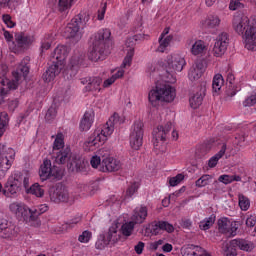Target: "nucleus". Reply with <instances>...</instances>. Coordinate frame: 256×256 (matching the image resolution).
<instances>
[{
    "label": "nucleus",
    "instance_id": "e2e57ef3",
    "mask_svg": "<svg viewBox=\"0 0 256 256\" xmlns=\"http://www.w3.org/2000/svg\"><path fill=\"white\" fill-rule=\"evenodd\" d=\"M105 13H107V3H104L102 9L98 10L97 19L98 21H103L105 19Z\"/></svg>",
    "mask_w": 256,
    "mask_h": 256
},
{
    "label": "nucleus",
    "instance_id": "8fccbe9b",
    "mask_svg": "<svg viewBox=\"0 0 256 256\" xmlns=\"http://www.w3.org/2000/svg\"><path fill=\"white\" fill-rule=\"evenodd\" d=\"M213 181V176L209 174L202 175L197 181H196V187H207L209 183Z\"/></svg>",
    "mask_w": 256,
    "mask_h": 256
},
{
    "label": "nucleus",
    "instance_id": "6e6552de",
    "mask_svg": "<svg viewBox=\"0 0 256 256\" xmlns=\"http://www.w3.org/2000/svg\"><path fill=\"white\" fill-rule=\"evenodd\" d=\"M54 155H56L55 163H58V165H65L67 163L69 171H83V161L71 157V148L66 147L58 152H54Z\"/></svg>",
    "mask_w": 256,
    "mask_h": 256
},
{
    "label": "nucleus",
    "instance_id": "2f4dec72",
    "mask_svg": "<svg viewBox=\"0 0 256 256\" xmlns=\"http://www.w3.org/2000/svg\"><path fill=\"white\" fill-rule=\"evenodd\" d=\"M31 215H34V218H32V223H36V227H39L41 223H39V215H43V213H46V211L49 210V206L47 204H42L38 208H30Z\"/></svg>",
    "mask_w": 256,
    "mask_h": 256
},
{
    "label": "nucleus",
    "instance_id": "f8f14e48",
    "mask_svg": "<svg viewBox=\"0 0 256 256\" xmlns=\"http://www.w3.org/2000/svg\"><path fill=\"white\" fill-rule=\"evenodd\" d=\"M144 124L141 120H136L131 127L130 132V146L135 151H139L143 146V135L145 131L143 130Z\"/></svg>",
    "mask_w": 256,
    "mask_h": 256
},
{
    "label": "nucleus",
    "instance_id": "9d476101",
    "mask_svg": "<svg viewBox=\"0 0 256 256\" xmlns=\"http://www.w3.org/2000/svg\"><path fill=\"white\" fill-rule=\"evenodd\" d=\"M5 187H8L11 195H15L21 187L29 189V176L19 171H15L8 177Z\"/></svg>",
    "mask_w": 256,
    "mask_h": 256
},
{
    "label": "nucleus",
    "instance_id": "aec40b11",
    "mask_svg": "<svg viewBox=\"0 0 256 256\" xmlns=\"http://www.w3.org/2000/svg\"><path fill=\"white\" fill-rule=\"evenodd\" d=\"M168 69L174 71V73H181L183 67L187 65L185 58L181 57L179 54L168 55L166 58Z\"/></svg>",
    "mask_w": 256,
    "mask_h": 256
},
{
    "label": "nucleus",
    "instance_id": "39448f33",
    "mask_svg": "<svg viewBox=\"0 0 256 256\" xmlns=\"http://www.w3.org/2000/svg\"><path fill=\"white\" fill-rule=\"evenodd\" d=\"M70 51L71 48L65 45H58L55 48L52 53V65L48 67L46 73L42 76L45 83H51L59 73L65 71V59H67V55H69Z\"/></svg>",
    "mask_w": 256,
    "mask_h": 256
},
{
    "label": "nucleus",
    "instance_id": "20e7f679",
    "mask_svg": "<svg viewBox=\"0 0 256 256\" xmlns=\"http://www.w3.org/2000/svg\"><path fill=\"white\" fill-rule=\"evenodd\" d=\"M30 62L31 58L29 56L24 57L18 65L17 70L13 72L15 80H9L7 78L1 80L0 103H5V97L9 95V91H15V89H17V85L19 83V80L21 79V75L24 77V79L25 77H27V75H29V71L31 69V66L29 65Z\"/></svg>",
    "mask_w": 256,
    "mask_h": 256
},
{
    "label": "nucleus",
    "instance_id": "72a5a7b5",
    "mask_svg": "<svg viewBox=\"0 0 256 256\" xmlns=\"http://www.w3.org/2000/svg\"><path fill=\"white\" fill-rule=\"evenodd\" d=\"M203 97H205V93L201 90L193 94L189 99L190 107L192 109H198V107H201L203 104Z\"/></svg>",
    "mask_w": 256,
    "mask_h": 256
},
{
    "label": "nucleus",
    "instance_id": "5fc2aeb1",
    "mask_svg": "<svg viewBox=\"0 0 256 256\" xmlns=\"http://www.w3.org/2000/svg\"><path fill=\"white\" fill-rule=\"evenodd\" d=\"M243 0H231L229 4L230 11H237V9H243L245 5L241 3Z\"/></svg>",
    "mask_w": 256,
    "mask_h": 256
},
{
    "label": "nucleus",
    "instance_id": "052dcab7",
    "mask_svg": "<svg viewBox=\"0 0 256 256\" xmlns=\"http://www.w3.org/2000/svg\"><path fill=\"white\" fill-rule=\"evenodd\" d=\"M193 222L189 218L180 219V226L182 229H191Z\"/></svg>",
    "mask_w": 256,
    "mask_h": 256
},
{
    "label": "nucleus",
    "instance_id": "e433bc0d",
    "mask_svg": "<svg viewBox=\"0 0 256 256\" xmlns=\"http://www.w3.org/2000/svg\"><path fill=\"white\" fill-rule=\"evenodd\" d=\"M26 193L34 195L35 197H43V195H45V190L39 183H34L30 188L28 186Z\"/></svg>",
    "mask_w": 256,
    "mask_h": 256
},
{
    "label": "nucleus",
    "instance_id": "3c124183",
    "mask_svg": "<svg viewBox=\"0 0 256 256\" xmlns=\"http://www.w3.org/2000/svg\"><path fill=\"white\" fill-rule=\"evenodd\" d=\"M81 221V216H76L72 218L71 220H68L65 224L62 225L63 229H73L77 223Z\"/></svg>",
    "mask_w": 256,
    "mask_h": 256
},
{
    "label": "nucleus",
    "instance_id": "58836bf2",
    "mask_svg": "<svg viewBox=\"0 0 256 256\" xmlns=\"http://www.w3.org/2000/svg\"><path fill=\"white\" fill-rule=\"evenodd\" d=\"M7 127H9V114L7 112H0V137L5 135Z\"/></svg>",
    "mask_w": 256,
    "mask_h": 256
},
{
    "label": "nucleus",
    "instance_id": "de8ad7c7",
    "mask_svg": "<svg viewBox=\"0 0 256 256\" xmlns=\"http://www.w3.org/2000/svg\"><path fill=\"white\" fill-rule=\"evenodd\" d=\"M73 3H75V0H58V11L61 13L69 11L73 7Z\"/></svg>",
    "mask_w": 256,
    "mask_h": 256
},
{
    "label": "nucleus",
    "instance_id": "473e14b6",
    "mask_svg": "<svg viewBox=\"0 0 256 256\" xmlns=\"http://www.w3.org/2000/svg\"><path fill=\"white\" fill-rule=\"evenodd\" d=\"M192 55L197 57V55H203L207 51V44L203 40H197L190 49Z\"/></svg>",
    "mask_w": 256,
    "mask_h": 256
},
{
    "label": "nucleus",
    "instance_id": "f3484780",
    "mask_svg": "<svg viewBox=\"0 0 256 256\" xmlns=\"http://www.w3.org/2000/svg\"><path fill=\"white\" fill-rule=\"evenodd\" d=\"M227 47H229V34L222 32L217 36L214 43L212 50L214 57H222V55H225Z\"/></svg>",
    "mask_w": 256,
    "mask_h": 256
},
{
    "label": "nucleus",
    "instance_id": "0e129e2a",
    "mask_svg": "<svg viewBox=\"0 0 256 256\" xmlns=\"http://www.w3.org/2000/svg\"><path fill=\"white\" fill-rule=\"evenodd\" d=\"M256 225V214L248 215L246 219V226L247 227H255Z\"/></svg>",
    "mask_w": 256,
    "mask_h": 256
},
{
    "label": "nucleus",
    "instance_id": "79ce46f5",
    "mask_svg": "<svg viewBox=\"0 0 256 256\" xmlns=\"http://www.w3.org/2000/svg\"><path fill=\"white\" fill-rule=\"evenodd\" d=\"M135 225H137L133 220L124 223L121 226V233L124 235V237H131L133 235V231L135 229Z\"/></svg>",
    "mask_w": 256,
    "mask_h": 256
},
{
    "label": "nucleus",
    "instance_id": "338daca9",
    "mask_svg": "<svg viewBox=\"0 0 256 256\" xmlns=\"http://www.w3.org/2000/svg\"><path fill=\"white\" fill-rule=\"evenodd\" d=\"M143 249H145V243L144 242H138V244L134 247L135 252L137 255H141L143 253Z\"/></svg>",
    "mask_w": 256,
    "mask_h": 256
},
{
    "label": "nucleus",
    "instance_id": "680f3d73",
    "mask_svg": "<svg viewBox=\"0 0 256 256\" xmlns=\"http://www.w3.org/2000/svg\"><path fill=\"white\" fill-rule=\"evenodd\" d=\"M103 162H101V157L99 156H92L91 160H90V165L91 167H93V169H97V167H99V165H102Z\"/></svg>",
    "mask_w": 256,
    "mask_h": 256
},
{
    "label": "nucleus",
    "instance_id": "69168bd1",
    "mask_svg": "<svg viewBox=\"0 0 256 256\" xmlns=\"http://www.w3.org/2000/svg\"><path fill=\"white\" fill-rule=\"evenodd\" d=\"M0 9H12L11 0H0Z\"/></svg>",
    "mask_w": 256,
    "mask_h": 256
},
{
    "label": "nucleus",
    "instance_id": "b1692460",
    "mask_svg": "<svg viewBox=\"0 0 256 256\" xmlns=\"http://www.w3.org/2000/svg\"><path fill=\"white\" fill-rule=\"evenodd\" d=\"M15 49L14 53H19V51H24V49H27L31 43H33V39L31 36L25 35V33L21 32L15 35Z\"/></svg>",
    "mask_w": 256,
    "mask_h": 256
},
{
    "label": "nucleus",
    "instance_id": "4c0bfd02",
    "mask_svg": "<svg viewBox=\"0 0 256 256\" xmlns=\"http://www.w3.org/2000/svg\"><path fill=\"white\" fill-rule=\"evenodd\" d=\"M65 136L63 135V133H58L56 135V138L54 140V143H53V151L54 153H57L65 148Z\"/></svg>",
    "mask_w": 256,
    "mask_h": 256
},
{
    "label": "nucleus",
    "instance_id": "864d4df0",
    "mask_svg": "<svg viewBox=\"0 0 256 256\" xmlns=\"http://www.w3.org/2000/svg\"><path fill=\"white\" fill-rule=\"evenodd\" d=\"M55 117H57V109H55V107L52 106L47 110L45 119L48 123H51V121H53Z\"/></svg>",
    "mask_w": 256,
    "mask_h": 256
},
{
    "label": "nucleus",
    "instance_id": "bb28decb",
    "mask_svg": "<svg viewBox=\"0 0 256 256\" xmlns=\"http://www.w3.org/2000/svg\"><path fill=\"white\" fill-rule=\"evenodd\" d=\"M229 143H231V138H228L226 140V143L222 145L220 151L209 159L208 166L210 168L217 167V163H219V159H222L227 149H231V151H233V147H229Z\"/></svg>",
    "mask_w": 256,
    "mask_h": 256
},
{
    "label": "nucleus",
    "instance_id": "6e6d98bb",
    "mask_svg": "<svg viewBox=\"0 0 256 256\" xmlns=\"http://www.w3.org/2000/svg\"><path fill=\"white\" fill-rule=\"evenodd\" d=\"M183 179H185V176L183 174H178L175 177L170 178L169 184L171 187H177V185H179Z\"/></svg>",
    "mask_w": 256,
    "mask_h": 256
},
{
    "label": "nucleus",
    "instance_id": "0eeeda50",
    "mask_svg": "<svg viewBox=\"0 0 256 256\" xmlns=\"http://www.w3.org/2000/svg\"><path fill=\"white\" fill-rule=\"evenodd\" d=\"M89 19V14H87L86 12H82L76 15L65 27L64 36L67 39H74L75 43L81 41L83 37L81 29H83L87 25V23H89Z\"/></svg>",
    "mask_w": 256,
    "mask_h": 256
},
{
    "label": "nucleus",
    "instance_id": "37998d69",
    "mask_svg": "<svg viewBox=\"0 0 256 256\" xmlns=\"http://www.w3.org/2000/svg\"><path fill=\"white\" fill-rule=\"evenodd\" d=\"M83 59H85V56L83 54H75L74 56H72L68 65L69 69H79V65L83 63Z\"/></svg>",
    "mask_w": 256,
    "mask_h": 256
},
{
    "label": "nucleus",
    "instance_id": "6ab92c4d",
    "mask_svg": "<svg viewBox=\"0 0 256 256\" xmlns=\"http://www.w3.org/2000/svg\"><path fill=\"white\" fill-rule=\"evenodd\" d=\"M50 201L53 203H67L69 201V190H67V187L58 184L53 191H50Z\"/></svg>",
    "mask_w": 256,
    "mask_h": 256
},
{
    "label": "nucleus",
    "instance_id": "a19ab883",
    "mask_svg": "<svg viewBox=\"0 0 256 256\" xmlns=\"http://www.w3.org/2000/svg\"><path fill=\"white\" fill-rule=\"evenodd\" d=\"M223 83H225V80H223V75L216 74L213 77L212 81V91L214 93H219V91H221V88L223 87Z\"/></svg>",
    "mask_w": 256,
    "mask_h": 256
},
{
    "label": "nucleus",
    "instance_id": "bf43d9fd",
    "mask_svg": "<svg viewBox=\"0 0 256 256\" xmlns=\"http://www.w3.org/2000/svg\"><path fill=\"white\" fill-rule=\"evenodd\" d=\"M255 103H256V96H255V94H252L251 96L247 97L243 101V106L244 107H253V105H255Z\"/></svg>",
    "mask_w": 256,
    "mask_h": 256
},
{
    "label": "nucleus",
    "instance_id": "f257e3e1",
    "mask_svg": "<svg viewBox=\"0 0 256 256\" xmlns=\"http://www.w3.org/2000/svg\"><path fill=\"white\" fill-rule=\"evenodd\" d=\"M125 123V118L120 116L117 113H114L108 121L101 126V128H97L86 140L85 146L88 147L89 151H95V149H99L101 145H105V142L113 135L115 129L117 127L123 125Z\"/></svg>",
    "mask_w": 256,
    "mask_h": 256
},
{
    "label": "nucleus",
    "instance_id": "09e8293b",
    "mask_svg": "<svg viewBox=\"0 0 256 256\" xmlns=\"http://www.w3.org/2000/svg\"><path fill=\"white\" fill-rule=\"evenodd\" d=\"M137 191H139V182H132L126 190L125 199H131Z\"/></svg>",
    "mask_w": 256,
    "mask_h": 256
},
{
    "label": "nucleus",
    "instance_id": "c756f323",
    "mask_svg": "<svg viewBox=\"0 0 256 256\" xmlns=\"http://www.w3.org/2000/svg\"><path fill=\"white\" fill-rule=\"evenodd\" d=\"M93 121H95V112H93V110L86 111L80 121L81 131H89V129H91V125H93Z\"/></svg>",
    "mask_w": 256,
    "mask_h": 256
},
{
    "label": "nucleus",
    "instance_id": "603ef678",
    "mask_svg": "<svg viewBox=\"0 0 256 256\" xmlns=\"http://www.w3.org/2000/svg\"><path fill=\"white\" fill-rule=\"evenodd\" d=\"M91 237L93 234L89 230H85L82 234L78 237V241L80 243H89L91 241Z\"/></svg>",
    "mask_w": 256,
    "mask_h": 256
},
{
    "label": "nucleus",
    "instance_id": "a211bd4d",
    "mask_svg": "<svg viewBox=\"0 0 256 256\" xmlns=\"http://www.w3.org/2000/svg\"><path fill=\"white\" fill-rule=\"evenodd\" d=\"M139 39H141V35H134L130 38H127L125 45L129 49L122 63L123 69H126V67H131V63L133 62V55H135V45Z\"/></svg>",
    "mask_w": 256,
    "mask_h": 256
},
{
    "label": "nucleus",
    "instance_id": "5701e85b",
    "mask_svg": "<svg viewBox=\"0 0 256 256\" xmlns=\"http://www.w3.org/2000/svg\"><path fill=\"white\" fill-rule=\"evenodd\" d=\"M149 229L152 235H159L161 231H166L167 233L175 231V227L167 221L152 222L149 225Z\"/></svg>",
    "mask_w": 256,
    "mask_h": 256
},
{
    "label": "nucleus",
    "instance_id": "a878e982",
    "mask_svg": "<svg viewBox=\"0 0 256 256\" xmlns=\"http://www.w3.org/2000/svg\"><path fill=\"white\" fill-rule=\"evenodd\" d=\"M101 83H103V79H101V77L89 78L88 85L83 89L84 93H93L94 95L101 93Z\"/></svg>",
    "mask_w": 256,
    "mask_h": 256
},
{
    "label": "nucleus",
    "instance_id": "4be33fe9",
    "mask_svg": "<svg viewBox=\"0 0 256 256\" xmlns=\"http://www.w3.org/2000/svg\"><path fill=\"white\" fill-rule=\"evenodd\" d=\"M123 167V164L120 160L113 157H106L102 160V169L103 173H113L119 171Z\"/></svg>",
    "mask_w": 256,
    "mask_h": 256
},
{
    "label": "nucleus",
    "instance_id": "f03ea898",
    "mask_svg": "<svg viewBox=\"0 0 256 256\" xmlns=\"http://www.w3.org/2000/svg\"><path fill=\"white\" fill-rule=\"evenodd\" d=\"M113 40L111 38V30L109 28H102L94 33L90 37V51L88 53V59L90 61H104L107 59L111 50V44Z\"/></svg>",
    "mask_w": 256,
    "mask_h": 256
},
{
    "label": "nucleus",
    "instance_id": "1a4fd4ad",
    "mask_svg": "<svg viewBox=\"0 0 256 256\" xmlns=\"http://www.w3.org/2000/svg\"><path fill=\"white\" fill-rule=\"evenodd\" d=\"M235 247H238L240 251H246L247 253H249L255 249V244L243 238H237V239L231 240L229 243L224 242L222 244L223 255L237 256V249Z\"/></svg>",
    "mask_w": 256,
    "mask_h": 256
},
{
    "label": "nucleus",
    "instance_id": "9b49d317",
    "mask_svg": "<svg viewBox=\"0 0 256 256\" xmlns=\"http://www.w3.org/2000/svg\"><path fill=\"white\" fill-rule=\"evenodd\" d=\"M39 175L41 181H47V179H63L64 170L63 168L53 166L51 160H44L40 166Z\"/></svg>",
    "mask_w": 256,
    "mask_h": 256
},
{
    "label": "nucleus",
    "instance_id": "2eb2a0df",
    "mask_svg": "<svg viewBox=\"0 0 256 256\" xmlns=\"http://www.w3.org/2000/svg\"><path fill=\"white\" fill-rule=\"evenodd\" d=\"M218 231L223 235H229V237H235L239 229V222L230 221L227 217L219 218L217 221Z\"/></svg>",
    "mask_w": 256,
    "mask_h": 256
},
{
    "label": "nucleus",
    "instance_id": "393cba45",
    "mask_svg": "<svg viewBox=\"0 0 256 256\" xmlns=\"http://www.w3.org/2000/svg\"><path fill=\"white\" fill-rule=\"evenodd\" d=\"M0 231L5 239H9V237H15L17 235L15 226L5 218H0Z\"/></svg>",
    "mask_w": 256,
    "mask_h": 256
},
{
    "label": "nucleus",
    "instance_id": "774afa93",
    "mask_svg": "<svg viewBox=\"0 0 256 256\" xmlns=\"http://www.w3.org/2000/svg\"><path fill=\"white\" fill-rule=\"evenodd\" d=\"M115 78H113V76H111L110 78H108V79H106L105 81H104V83H103V87L105 88V89H107V87H111V85L113 84V83H115Z\"/></svg>",
    "mask_w": 256,
    "mask_h": 256
},
{
    "label": "nucleus",
    "instance_id": "c9c22d12",
    "mask_svg": "<svg viewBox=\"0 0 256 256\" xmlns=\"http://www.w3.org/2000/svg\"><path fill=\"white\" fill-rule=\"evenodd\" d=\"M171 41H173V35H168L165 38L163 36H159L158 43L159 46L157 47V53H165L169 45H171Z\"/></svg>",
    "mask_w": 256,
    "mask_h": 256
},
{
    "label": "nucleus",
    "instance_id": "c85d7f7f",
    "mask_svg": "<svg viewBox=\"0 0 256 256\" xmlns=\"http://www.w3.org/2000/svg\"><path fill=\"white\" fill-rule=\"evenodd\" d=\"M204 71L205 67L202 62H196L188 72V79L190 81H197L198 79H201Z\"/></svg>",
    "mask_w": 256,
    "mask_h": 256
},
{
    "label": "nucleus",
    "instance_id": "7ed1b4c3",
    "mask_svg": "<svg viewBox=\"0 0 256 256\" xmlns=\"http://www.w3.org/2000/svg\"><path fill=\"white\" fill-rule=\"evenodd\" d=\"M233 29L242 35L245 43V48L248 51H256V22L249 20L245 15H236L233 18Z\"/></svg>",
    "mask_w": 256,
    "mask_h": 256
},
{
    "label": "nucleus",
    "instance_id": "ddd939ff",
    "mask_svg": "<svg viewBox=\"0 0 256 256\" xmlns=\"http://www.w3.org/2000/svg\"><path fill=\"white\" fill-rule=\"evenodd\" d=\"M9 209L11 213H13L20 221H25V223H31V225H35L32 223L31 218H34L35 216L31 215V208H29L25 203L13 202L9 205Z\"/></svg>",
    "mask_w": 256,
    "mask_h": 256
},
{
    "label": "nucleus",
    "instance_id": "f704fd0d",
    "mask_svg": "<svg viewBox=\"0 0 256 256\" xmlns=\"http://www.w3.org/2000/svg\"><path fill=\"white\" fill-rule=\"evenodd\" d=\"M221 25V18L215 14H210L204 21V27L207 29H217Z\"/></svg>",
    "mask_w": 256,
    "mask_h": 256
},
{
    "label": "nucleus",
    "instance_id": "7c9ffc66",
    "mask_svg": "<svg viewBox=\"0 0 256 256\" xmlns=\"http://www.w3.org/2000/svg\"><path fill=\"white\" fill-rule=\"evenodd\" d=\"M184 256H211V254L201 246L189 245L184 251Z\"/></svg>",
    "mask_w": 256,
    "mask_h": 256
},
{
    "label": "nucleus",
    "instance_id": "dca6fc26",
    "mask_svg": "<svg viewBox=\"0 0 256 256\" xmlns=\"http://www.w3.org/2000/svg\"><path fill=\"white\" fill-rule=\"evenodd\" d=\"M15 161V150L8 148L5 153L0 154V179H4L7 175V171L13 166Z\"/></svg>",
    "mask_w": 256,
    "mask_h": 256
},
{
    "label": "nucleus",
    "instance_id": "cd10ccee",
    "mask_svg": "<svg viewBox=\"0 0 256 256\" xmlns=\"http://www.w3.org/2000/svg\"><path fill=\"white\" fill-rule=\"evenodd\" d=\"M148 210L146 206H138L134 209L132 215V221L136 225H141V223H145V219H147Z\"/></svg>",
    "mask_w": 256,
    "mask_h": 256
},
{
    "label": "nucleus",
    "instance_id": "c03bdc74",
    "mask_svg": "<svg viewBox=\"0 0 256 256\" xmlns=\"http://www.w3.org/2000/svg\"><path fill=\"white\" fill-rule=\"evenodd\" d=\"M238 205L241 209V211H249V208L251 207V200L243 194L238 195Z\"/></svg>",
    "mask_w": 256,
    "mask_h": 256
},
{
    "label": "nucleus",
    "instance_id": "4468645a",
    "mask_svg": "<svg viewBox=\"0 0 256 256\" xmlns=\"http://www.w3.org/2000/svg\"><path fill=\"white\" fill-rule=\"evenodd\" d=\"M173 127V123L167 122L164 125H158L156 128L153 129V143L155 149H161L159 145L165 143L167 141V137H169V133Z\"/></svg>",
    "mask_w": 256,
    "mask_h": 256
},
{
    "label": "nucleus",
    "instance_id": "412c9836",
    "mask_svg": "<svg viewBox=\"0 0 256 256\" xmlns=\"http://www.w3.org/2000/svg\"><path fill=\"white\" fill-rule=\"evenodd\" d=\"M225 77L227 83H229L228 88L226 89L227 97H235L241 88L238 85H235V72L233 69L228 68L225 72Z\"/></svg>",
    "mask_w": 256,
    "mask_h": 256
},
{
    "label": "nucleus",
    "instance_id": "423d86ee",
    "mask_svg": "<svg viewBox=\"0 0 256 256\" xmlns=\"http://www.w3.org/2000/svg\"><path fill=\"white\" fill-rule=\"evenodd\" d=\"M177 97L175 87L169 84H157L148 94V101L152 107H159V103H173Z\"/></svg>",
    "mask_w": 256,
    "mask_h": 256
},
{
    "label": "nucleus",
    "instance_id": "13d9d810",
    "mask_svg": "<svg viewBox=\"0 0 256 256\" xmlns=\"http://www.w3.org/2000/svg\"><path fill=\"white\" fill-rule=\"evenodd\" d=\"M108 241H117V226H111L107 235Z\"/></svg>",
    "mask_w": 256,
    "mask_h": 256
},
{
    "label": "nucleus",
    "instance_id": "49530a36",
    "mask_svg": "<svg viewBox=\"0 0 256 256\" xmlns=\"http://www.w3.org/2000/svg\"><path fill=\"white\" fill-rule=\"evenodd\" d=\"M215 223V215H211L208 218H205L203 221L200 222V229L202 231H208V229H211Z\"/></svg>",
    "mask_w": 256,
    "mask_h": 256
},
{
    "label": "nucleus",
    "instance_id": "4d7b16f0",
    "mask_svg": "<svg viewBox=\"0 0 256 256\" xmlns=\"http://www.w3.org/2000/svg\"><path fill=\"white\" fill-rule=\"evenodd\" d=\"M2 21L9 29H13V27L16 25L15 22H13L11 15L9 14H4L2 16Z\"/></svg>",
    "mask_w": 256,
    "mask_h": 256
},
{
    "label": "nucleus",
    "instance_id": "a18cd8bd",
    "mask_svg": "<svg viewBox=\"0 0 256 256\" xmlns=\"http://www.w3.org/2000/svg\"><path fill=\"white\" fill-rule=\"evenodd\" d=\"M218 181H220V183H224V185H229L233 183V181H241V176L224 174L219 176Z\"/></svg>",
    "mask_w": 256,
    "mask_h": 256
},
{
    "label": "nucleus",
    "instance_id": "ea45409f",
    "mask_svg": "<svg viewBox=\"0 0 256 256\" xmlns=\"http://www.w3.org/2000/svg\"><path fill=\"white\" fill-rule=\"evenodd\" d=\"M232 145L234 147V153H237L241 147H245V134H237L232 140Z\"/></svg>",
    "mask_w": 256,
    "mask_h": 256
}]
</instances>
